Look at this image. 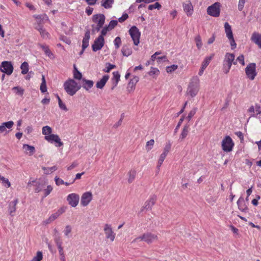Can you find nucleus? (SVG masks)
Wrapping results in <instances>:
<instances>
[{"label": "nucleus", "instance_id": "1", "mask_svg": "<svg viewBox=\"0 0 261 261\" xmlns=\"http://www.w3.org/2000/svg\"><path fill=\"white\" fill-rule=\"evenodd\" d=\"M200 89V80L197 76L193 77L189 83L187 90V94L191 97H195Z\"/></svg>", "mask_w": 261, "mask_h": 261}, {"label": "nucleus", "instance_id": "2", "mask_svg": "<svg viewBox=\"0 0 261 261\" xmlns=\"http://www.w3.org/2000/svg\"><path fill=\"white\" fill-rule=\"evenodd\" d=\"M63 87L66 92L70 96H73L81 88L80 85L71 79H69L65 82Z\"/></svg>", "mask_w": 261, "mask_h": 261}, {"label": "nucleus", "instance_id": "3", "mask_svg": "<svg viewBox=\"0 0 261 261\" xmlns=\"http://www.w3.org/2000/svg\"><path fill=\"white\" fill-rule=\"evenodd\" d=\"M159 237L157 234L150 232H146L142 235L135 239L133 242H136L138 241H143L146 243L149 244L152 243L154 241H158Z\"/></svg>", "mask_w": 261, "mask_h": 261}, {"label": "nucleus", "instance_id": "4", "mask_svg": "<svg viewBox=\"0 0 261 261\" xmlns=\"http://www.w3.org/2000/svg\"><path fill=\"white\" fill-rule=\"evenodd\" d=\"M234 55L231 53H226L223 61V71L225 73L229 72L232 64L236 65L237 61H234Z\"/></svg>", "mask_w": 261, "mask_h": 261}, {"label": "nucleus", "instance_id": "5", "mask_svg": "<svg viewBox=\"0 0 261 261\" xmlns=\"http://www.w3.org/2000/svg\"><path fill=\"white\" fill-rule=\"evenodd\" d=\"M105 16L102 14L94 15L92 17V21L96 24L94 27L92 25L93 31L98 32L102 27L105 22Z\"/></svg>", "mask_w": 261, "mask_h": 261}, {"label": "nucleus", "instance_id": "6", "mask_svg": "<svg viewBox=\"0 0 261 261\" xmlns=\"http://www.w3.org/2000/svg\"><path fill=\"white\" fill-rule=\"evenodd\" d=\"M234 144L231 137L229 136H225L222 141V149L226 152L232 150Z\"/></svg>", "mask_w": 261, "mask_h": 261}, {"label": "nucleus", "instance_id": "7", "mask_svg": "<svg viewBox=\"0 0 261 261\" xmlns=\"http://www.w3.org/2000/svg\"><path fill=\"white\" fill-rule=\"evenodd\" d=\"M221 5L218 2H216L207 8V13L208 15L217 17L220 16Z\"/></svg>", "mask_w": 261, "mask_h": 261}, {"label": "nucleus", "instance_id": "8", "mask_svg": "<svg viewBox=\"0 0 261 261\" xmlns=\"http://www.w3.org/2000/svg\"><path fill=\"white\" fill-rule=\"evenodd\" d=\"M129 34L135 45H138L140 42L141 33L136 26H133L128 31Z\"/></svg>", "mask_w": 261, "mask_h": 261}, {"label": "nucleus", "instance_id": "9", "mask_svg": "<svg viewBox=\"0 0 261 261\" xmlns=\"http://www.w3.org/2000/svg\"><path fill=\"white\" fill-rule=\"evenodd\" d=\"M245 73L249 80H253L257 74L256 64L253 63L249 64L246 67Z\"/></svg>", "mask_w": 261, "mask_h": 261}, {"label": "nucleus", "instance_id": "10", "mask_svg": "<svg viewBox=\"0 0 261 261\" xmlns=\"http://www.w3.org/2000/svg\"><path fill=\"white\" fill-rule=\"evenodd\" d=\"M103 230L106 238L109 239L111 242H113L115 239L116 233L113 230L111 225L106 224L104 225Z\"/></svg>", "mask_w": 261, "mask_h": 261}, {"label": "nucleus", "instance_id": "11", "mask_svg": "<svg viewBox=\"0 0 261 261\" xmlns=\"http://www.w3.org/2000/svg\"><path fill=\"white\" fill-rule=\"evenodd\" d=\"M0 70L7 75H10L13 72V66L10 62L4 61L0 65Z\"/></svg>", "mask_w": 261, "mask_h": 261}, {"label": "nucleus", "instance_id": "12", "mask_svg": "<svg viewBox=\"0 0 261 261\" xmlns=\"http://www.w3.org/2000/svg\"><path fill=\"white\" fill-rule=\"evenodd\" d=\"M93 195L91 192L88 191L84 193L81 199V204L83 206H87L92 200Z\"/></svg>", "mask_w": 261, "mask_h": 261}, {"label": "nucleus", "instance_id": "13", "mask_svg": "<svg viewBox=\"0 0 261 261\" xmlns=\"http://www.w3.org/2000/svg\"><path fill=\"white\" fill-rule=\"evenodd\" d=\"M45 140L50 143H55L56 147H61L63 145V143L57 135L52 134L49 136H46Z\"/></svg>", "mask_w": 261, "mask_h": 261}, {"label": "nucleus", "instance_id": "14", "mask_svg": "<svg viewBox=\"0 0 261 261\" xmlns=\"http://www.w3.org/2000/svg\"><path fill=\"white\" fill-rule=\"evenodd\" d=\"M105 44L104 37L102 36H99L94 41L92 45V50L93 51H97L100 50L103 46Z\"/></svg>", "mask_w": 261, "mask_h": 261}, {"label": "nucleus", "instance_id": "15", "mask_svg": "<svg viewBox=\"0 0 261 261\" xmlns=\"http://www.w3.org/2000/svg\"><path fill=\"white\" fill-rule=\"evenodd\" d=\"M79 195L76 193H71L67 196V200L70 205L75 207L79 202Z\"/></svg>", "mask_w": 261, "mask_h": 261}, {"label": "nucleus", "instance_id": "16", "mask_svg": "<svg viewBox=\"0 0 261 261\" xmlns=\"http://www.w3.org/2000/svg\"><path fill=\"white\" fill-rule=\"evenodd\" d=\"M33 182L35 183L34 191L36 193H39L41 191H43V189L45 188L48 184V181L47 180L41 181H33Z\"/></svg>", "mask_w": 261, "mask_h": 261}, {"label": "nucleus", "instance_id": "17", "mask_svg": "<svg viewBox=\"0 0 261 261\" xmlns=\"http://www.w3.org/2000/svg\"><path fill=\"white\" fill-rule=\"evenodd\" d=\"M156 201V197L153 195L151 196L144 203V206L142 207L141 211H143L144 210H150L152 208L153 206L154 205Z\"/></svg>", "mask_w": 261, "mask_h": 261}, {"label": "nucleus", "instance_id": "18", "mask_svg": "<svg viewBox=\"0 0 261 261\" xmlns=\"http://www.w3.org/2000/svg\"><path fill=\"white\" fill-rule=\"evenodd\" d=\"M183 9L188 16H191L193 14L194 10L191 2L188 1L184 3Z\"/></svg>", "mask_w": 261, "mask_h": 261}, {"label": "nucleus", "instance_id": "19", "mask_svg": "<svg viewBox=\"0 0 261 261\" xmlns=\"http://www.w3.org/2000/svg\"><path fill=\"white\" fill-rule=\"evenodd\" d=\"M35 29L39 32L41 36L43 39H49L50 38V34L43 28L42 25L39 23L38 25L35 26Z\"/></svg>", "mask_w": 261, "mask_h": 261}, {"label": "nucleus", "instance_id": "20", "mask_svg": "<svg viewBox=\"0 0 261 261\" xmlns=\"http://www.w3.org/2000/svg\"><path fill=\"white\" fill-rule=\"evenodd\" d=\"M139 78L138 76H135L130 80L127 87V91L129 93L134 91L135 89L136 85L139 81Z\"/></svg>", "mask_w": 261, "mask_h": 261}, {"label": "nucleus", "instance_id": "21", "mask_svg": "<svg viewBox=\"0 0 261 261\" xmlns=\"http://www.w3.org/2000/svg\"><path fill=\"white\" fill-rule=\"evenodd\" d=\"M251 40L261 48V34L257 32H253L251 37Z\"/></svg>", "mask_w": 261, "mask_h": 261}, {"label": "nucleus", "instance_id": "22", "mask_svg": "<svg viewBox=\"0 0 261 261\" xmlns=\"http://www.w3.org/2000/svg\"><path fill=\"white\" fill-rule=\"evenodd\" d=\"M90 37V32L89 30H87L85 34L84 37L82 41V48H83V51H84V50L89 45V40Z\"/></svg>", "mask_w": 261, "mask_h": 261}, {"label": "nucleus", "instance_id": "23", "mask_svg": "<svg viewBox=\"0 0 261 261\" xmlns=\"http://www.w3.org/2000/svg\"><path fill=\"white\" fill-rule=\"evenodd\" d=\"M113 77L111 80L113 83V87H112V90H113L117 86L120 78V75L118 71L113 72Z\"/></svg>", "mask_w": 261, "mask_h": 261}, {"label": "nucleus", "instance_id": "24", "mask_svg": "<svg viewBox=\"0 0 261 261\" xmlns=\"http://www.w3.org/2000/svg\"><path fill=\"white\" fill-rule=\"evenodd\" d=\"M109 79L108 75H105L102 79L96 84V87L98 89H102Z\"/></svg>", "mask_w": 261, "mask_h": 261}, {"label": "nucleus", "instance_id": "25", "mask_svg": "<svg viewBox=\"0 0 261 261\" xmlns=\"http://www.w3.org/2000/svg\"><path fill=\"white\" fill-rule=\"evenodd\" d=\"M18 202V199H16L14 201L11 202L9 204V214L11 216H13L14 215V213L16 210V205L17 204Z\"/></svg>", "mask_w": 261, "mask_h": 261}, {"label": "nucleus", "instance_id": "26", "mask_svg": "<svg viewBox=\"0 0 261 261\" xmlns=\"http://www.w3.org/2000/svg\"><path fill=\"white\" fill-rule=\"evenodd\" d=\"M189 130V125L187 124L184 126L179 138L180 141H182L186 138L188 135Z\"/></svg>", "mask_w": 261, "mask_h": 261}, {"label": "nucleus", "instance_id": "27", "mask_svg": "<svg viewBox=\"0 0 261 261\" xmlns=\"http://www.w3.org/2000/svg\"><path fill=\"white\" fill-rule=\"evenodd\" d=\"M94 83L91 80H86L85 79H82V87L86 91H88L93 86Z\"/></svg>", "mask_w": 261, "mask_h": 261}, {"label": "nucleus", "instance_id": "28", "mask_svg": "<svg viewBox=\"0 0 261 261\" xmlns=\"http://www.w3.org/2000/svg\"><path fill=\"white\" fill-rule=\"evenodd\" d=\"M14 125V122L12 121H9L6 122H4L0 125V133H3L6 131V128L10 129Z\"/></svg>", "mask_w": 261, "mask_h": 261}, {"label": "nucleus", "instance_id": "29", "mask_svg": "<svg viewBox=\"0 0 261 261\" xmlns=\"http://www.w3.org/2000/svg\"><path fill=\"white\" fill-rule=\"evenodd\" d=\"M137 172L135 169H131L127 173V181L129 184L132 183L135 179Z\"/></svg>", "mask_w": 261, "mask_h": 261}, {"label": "nucleus", "instance_id": "30", "mask_svg": "<svg viewBox=\"0 0 261 261\" xmlns=\"http://www.w3.org/2000/svg\"><path fill=\"white\" fill-rule=\"evenodd\" d=\"M23 149L25 152L27 154H29L30 155H33L35 151V147L28 144H23Z\"/></svg>", "mask_w": 261, "mask_h": 261}, {"label": "nucleus", "instance_id": "31", "mask_svg": "<svg viewBox=\"0 0 261 261\" xmlns=\"http://www.w3.org/2000/svg\"><path fill=\"white\" fill-rule=\"evenodd\" d=\"M224 28L226 36L228 38L233 36L231 27L227 22L224 23Z\"/></svg>", "mask_w": 261, "mask_h": 261}, {"label": "nucleus", "instance_id": "32", "mask_svg": "<svg viewBox=\"0 0 261 261\" xmlns=\"http://www.w3.org/2000/svg\"><path fill=\"white\" fill-rule=\"evenodd\" d=\"M160 71L157 68L152 67L150 68V71L148 72V74L149 76H151L154 79H156L160 74Z\"/></svg>", "mask_w": 261, "mask_h": 261}, {"label": "nucleus", "instance_id": "33", "mask_svg": "<svg viewBox=\"0 0 261 261\" xmlns=\"http://www.w3.org/2000/svg\"><path fill=\"white\" fill-rule=\"evenodd\" d=\"M237 204L238 206V208L240 210H241L242 212H245L247 210V207L246 205L244 199L242 198H240L238 201H237Z\"/></svg>", "mask_w": 261, "mask_h": 261}, {"label": "nucleus", "instance_id": "34", "mask_svg": "<svg viewBox=\"0 0 261 261\" xmlns=\"http://www.w3.org/2000/svg\"><path fill=\"white\" fill-rule=\"evenodd\" d=\"M214 56V54H212L211 56L206 57L203 61L201 66L202 68H206L210 64L211 61L212 60Z\"/></svg>", "mask_w": 261, "mask_h": 261}, {"label": "nucleus", "instance_id": "35", "mask_svg": "<svg viewBox=\"0 0 261 261\" xmlns=\"http://www.w3.org/2000/svg\"><path fill=\"white\" fill-rule=\"evenodd\" d=\"M42 133L44 135V139H45L46 136H49V135H52V129L50 126L46 125L42 127Z\"/></svg>", "mask_w": 261, "mask_h": 261}, {"label": "nucleus", "instance_id": "36", "mask_svg": "<svg viewBox=\"0 0 261 261\" xmlns=\"http://www.w3.org/2000/svg\"><path fill=\"white\" fill-rule=\"evenodd\" d=\"M121 51L123 55L126 57H128L132 54V48L127 45L123 46Z\"/></svg>", "mask_w": 261, "mask_h": 261}, {"label": "nucleus", "instance_id": "37", "mask_svg": "<svg viewBox=\"0 0 261 261\" xmlns=\"http://www.w3.org/2000/svg\"><path fill=\"white\" fill-rule=\"evenodd\" d=\"M53 190V188L51 185H48L46 186L45 188L43 189V197H46L48 195L50 194V193L51 192V191Z\"/></svg>", "mask_w": 261, "mask_h": 261}, {"label": "nucleus", "instance_id": "38", "mask_svg": "<svg viewBox=\"0 0 261 261\" xmlns=\"http://www.w3.org/2000/svg\"><path fill=\"white\" fill-rule=\"evenodd\" d=\"M73 77L74 79L78 80H82V74L80 72L75 66H74V70H73Z\"/></svg>", "mask_w": 261, "mask_h": 261}, {"label": "nucleus", "instance_id": "39", "mask_svg": "<svg viewBox=\"0 0 261 261\" xmlns=\"http://www.w3.org/2000/svg\"><path fill=\"white\" fill-rule=\"evenodd\" d=\"M0 180L2 181V184L3 185L8 188H10L11 186V182H10V181L9 180V179L8 178H6L5 177H4V176H2L1 174H0Z\"/></svg>", "mask_w": 261, "mask_h": 261}, {"label": "nucleus", "instance_id": "40", "mask_svg": "<svg viewBox=\"0 0 261 261\" xmlns=\"http://www.w3.org/2000/svg\"><path fill=\"white\" fill-rule=\"evenodd\" d=\"M21 73L22 74H27L29 71V64L27 62H23L20 66Z\"/></svg>", "mask_w": 261, "mask_h": 261}, {"label": "nucleus", "instance_id": "41", "mask_svg": "<svg viewBox=\"0 0 261 261\" xmlns=\"http://www.w3.org/2000/svg\"><path fill=\"white\" fill-rule=\"evenodd\" d=\"M58 168L56 166H54L51 167H43L42 170L44 171V173L46 174H49L53 172L56 171Z\"/></svg>", "mask_w": 261, "mask_h": 261}, {"label": "nucleus", "instance_id": "42", "mask_svg": "<svg viewBox=\"0 0 261 261\" xmlns=\"http://www.w3.org/2000/svg\"><path fill=\"white\" fill-rule=\"evenodd\" d=\"M166 156H167V155H166L165 153H163L160 155L159 159L158 160V164H157V166H156V167L158 169V170L160 169V167H161V165H162Z\"/></svg>", "mask_w": 261, "mask_h": 261}, {"label": "nucleus", "instance_id": "43", "mask_svg": "<svg viewBox=\"0 0 261 261\" xmlns=\"http://www.w3.org/2000/svg\"><path fill=\"white\" fill-rule=\"evenodd\" d=\"M154 144V140L151 139L146 142L145 145V149L147 151H150L153 147Z\"/></svg>", "mask_w": 261, "mask_h": 261}, {"label": "nucleus", "instance_id": "44", "mask_svg": "<svg viewBox=\"0 0 261 261\" xmlns=\"http://www.w3.org/2000/svg\"><path fill=\"white\" fill-rule=\"evenodd\" d=\"M113 3L114 0H106L102 3L101 6L106 9H109L112 7Z\"/></svg>", "mask_w": 261, "mask_h": 261}, {"label": "nucleus", "instance_id": "45", "mask_svg": "<svg viewBox=\"0 0 261 261\" xmlns=\"http://www.w3.org/2000/svg\"><path fill=\"white\" fill-rule=\"evenodd\" d=\"M57 99L58 100V103H59V108L65 111H68V109L67 108L65 104L63 102V101H62L61 99L60 98V97H59V95H57Z\"/></svg>", "mask_w": 261, "mask_h": 261}, {"label": "nucleus", "instance_id": "46", "mask_svg": "<svg viewBox=\"0 0 261 261\" xmlns=\"http://www.w3.org/2000/svg\"><path fill=\"white\" fill-rule=\"evenodd\" d=\"M39 46L47 56L50 57V56L52 55L48 46L43 44H40Z\"/></svg>", "mask_w": 261, "mask_h": 261}, {"label": "nucleus", "instance_id": "47", "mask_svg": "<svg viewBox=\"0 0 261 261\" xmlns=\"http://www.w3.org/2000/svg\"><path fill=\"white\" fill-rule=\"evenodd\" d=\"M195 41L196 42V46L199 49L201 48L202 43L201 41V37L199 35H198L195 38Z\"/></svg>", "mask_w": 261, "mask_h": 261}, {"label": "nucleus", "instance_id": "48", "mask_svg": "<svg viewBox=\"0 0 261 261\" xmlns=\"http://www.w3.org/2000/svg\"><path fill=\"white\" fill-rule=\"evenodd\" d=\"M162 8L161 5L158 3L156 2L154 4H151L148 6V9L150 10H152L155 9H158V10Z\"/></svg>", "mask_w": 261, "mask_h": 261}, {"label": "nucleus", "instance_id": "49", "mask_svg": "<svg viewBox=\"0 0 261 261\" xmlns=\"http://www.w3.org/2000/svg\"><path fill=\"white\" fill-rule=\"evenodd\" d=\"M42 253L40 251L37 252L36 255L34 256L31 261H41L42 259Z\"/></svg>", "mask_w": 261, "mask_h": 261}, {"label": "nucleus", "instance_id": "50", "mask_svg": "<svg viewBox=\"0 0 261 261\" xmlns=\"http://www.w3.org/2000/svg\"><path fill=\"white\" fill-rule=\"evenodd\" d=\"M106 68L103 70L105 72H109L112 69L116 68L115 65L111 64L109 63H106Z\"/></svg>", "mask_w": 261, "mask_h": 261}, {"label": "nucleus", "instance_id": "51", "mask_svg": "<svg viewBox=\"0 0 261 261\" xmlns=\"http://www.w3.org/2000/svg\"><path fill=\"white\" fill-rule=\"evenodd\" d=\"M16 94L22 96L24 93V90L19 87H15L13 88Z\"/></svg>", "mask_w": 261, "mask_h": 261}, {"label": "nucleus", "instance_id": "52", "mask_svg": "<svg viewBox=\"0 0 261 261\" xmlns=\"http://www.w3.org/2000/svg\"><path fill=\"white\" fill-rule=\"evenodd\" d=\"M114 43L115 48L116 49L119 48L121 44V40L120 37H117L114 41Z\"/></svg>", "mask_w": 261, "mask_h": 261}, {"label": "nucleus", "instance_id": "53", "mask_svg": "<svg viewBox=\"0 0 261 261\" xmlns=\"http://www.w3.org/2000/svg\"><path fill=\"white\" fill-rule=\"evenodd\" d=\"M178 68V66L177 65H172L171 66H169L166 67V71L168 73H171L172 72L176 70Z\"/></svg>", "mask_w": 261, "mask_h": 261}, {"label": "nucleus", "instance_id": "54", "mask_svg": "<svg viewBox=\"0 0 261 261\" xmlns=\"http://www.w3.org/2000/svg\"><path fill=\"white\" fill-rule=\"evenodd\" d=\"M66 206H62L60 207L56 212H55L56 214L59 217L60 215L63 214L66 210Z\"/></svg>", "mask_w": 261, "mask_h": 261}, {"label": "nucleus", "instance_id": "55", "mask_svg": "<svg viewBox=\"0 0 261 261\" xmlns=\"http://www.w3.org/2000/svg\"><path fill=\"white\" fill-rule=\"evenodd\" d=\"M171 148V144L170 143H167L164 148L163 153H165L167 155L168 152L170 151Z\"/></svg>", "mask_w": 261, "mask_h": 261}, {"label": "nucleus", "instance_id": "56", "mask_svg": "<svg viewBox=\"0 0 261 261\" xmlns=\"http://www.w3.org/2000/svg\"><path fill=\"white\" fill-rule=\"evenodd\" d=\"M118 24V21L115 20H111L108 24V28L111 30H113Z\"/></svg>", "mask_w": 261, "mask_h": 261}, {"label": "nucleus", "instance_id": "57", "mask_svg": "<svg viewBox=\"0 0 261 261\" xmlns=\"http://www.w3.org/2000/svg\"><path fill=\"white\" fill-rule=\"evenodd\" d=\"M197 111V108H193L188 114L187 119L190 121L191 118L194 116Z\"/></svg>", "mask_w": 261, "mask_h": 261}, {"label": "nucleus", "instance_id": "58", "mask_svg": "<svg viewBox=\"0 0 261 261\" xmlns=\"http://www.w3.org/2000/svg\"><path fill=\"white\" fill-rule=\"evenodd\" d=\"M111 30L109 29V28H108V25L105 26L103 27L101 31V34L100 36H102V37H104L106 35L108 32L110 31Z\"/></svg>", "mask_w": 261, "mask_h": 261}, {"label": "nucleus", "instance_id": "59", "mask_svg": "<svg viewBox=\"0 0 261 261\" xmlns=\"http://www.w3.org/2000/svg\"><path fill=\"white\" fill-rule=\"evenodd\" d=\"M33 17L35 18L36 19L39 20H43L45 18H46V19H48V17L46 14L43 15H34L33 16Z\"/></svg>", "mask_w": 261, "mask_h": 261}, {"label": "nucleus", "instance_id": "60", "mask_svg": "<svg viewBox=\"0 0 261 261\" xmlns=\"http://www.w3.org/2000/svg\"><path fill=\"white\" fill-rule=\"evenodd\" d=\"M228 39H229V40L230 41V44L231 49H234L237 46V44L235 42L233 36L231 37V38H228Z\"/></svg>", "mask_w": 261, "mask_h": 261}, {"label": "nucleus", "instance_id": "61", "mask_svg": "<svg viewBox=\"0 0 261 261\" xmlns=\"http://www.w3.org/2000/svg\"><path fill=\"white\" fill-rule=\"evenodd\" d=\"M58 248L59 250V252L60 255L62 256L63 261H65V256H64L63 248L62 247V245L61 246L60 244L59 243V246H58Z\"/></svg>", "mask_w": 261, "mask_h": 261}, {"label": "nucleus", "instance_id": "62", "mask_svg": "<svg viewBox=\"0 0 261 261\" xmlns=\"http://www.w3.org/2000/svg\"><path fill=\"white\" fill-rule=\"evenodd\" d=\"M55 182H56V184L57 185V186H60L61 185H63L64 184V181L63 179L60 178L58 176H56L55 178Z\"/></svg>", "mask_w": 261, "mask_h": 261}, {"label": "nucleus", "instance_id": "63", "mask_svg": "<svg viewBox=\"0 0 261 261\" xmlns=\"http://www.w3.org/2000/svg\"><path fill=\"white\" fill-rule=\"evenodd\" d=\"M246 0H239L238 4V9L240 11H242L244 8V4Z\"/></svg>", "mask_w": 261, "mask_h": 261}, {"label": "nucleus", "instance_id": "64", "mask_svg": "<svg viewBox=\"0 0 261 261\" xmlns=\"http://www.w3.org/2000/svg\"><path fill=\"white\" fill-rule=\"evenodd\" d=\"M64 234L66 237H68L69 234L71 232V227L70 225H67L64 230Z\"/></svg>", "mask_w": 261, "mask_h": 261}]
</instances>
